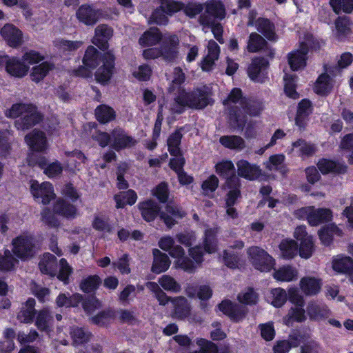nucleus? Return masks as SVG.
Returning <instances> with one entry per match:
<instances>
[{
	"mask_svg": "<svg viewBox=\"0 0 353 353\" xmlns=\"http://www.w3.org/2000/svg\"><path fill=\"white\" fill-rule=\"evenodd\" d=\"M319 44L311 34H307L303 41L300 42L299 49L288 54V63L292 70H298L306 65L307 54L309 49H316Z\"/></svg>",
	"mask_w": 353,
	"mask_h": 353,
	"instance_id": "2",
	"label": "nucleus"
},
{
	"mask_svg": "<svg viewBox=\"0 0 353 353\" xmlns=\"http://www.w3.org/2000/svg\"><path fill=\"white\" fill-rule=\"evenodd\" d=\"M267 44L266 41L259 34L252 32L250 34L247 50L250 52H257Z\"/></svg>",
	"mask_w": 353,
	"mask_h": 353,
	"instance_id": "49",
	"label": "nucleus"
},
{
	"mask_svg": "<svg viewBox=\"0 0 353 353\" xmlns=\"http://www.w3.org/2000/svg\"><path fill=\"white\" fill-rule=\"evenodd\" d=\"M142 217L146 221H153L160 212V207L154 201L148 200L139 204Z\"/></svg>",
	"mask_w": 353,
	"mask_h": 353,
	"instance_id": "26",
	"label": "nucleus"
},
{
	"mask_svg": "<svg viewBox=\"0 0 353 353\" xmlns=\"http://www.w3.org/2000/svg\"><path fill=\"white\" fill-rule=\"evenodd\" d=\"M17 262V260L12 256L10 250H6L3 254H0V270H12Z\"/></svg>",
	"mask_w": 353,
	"mask_h": 353,
	"instance_id": "57",
	"label": "nucleus"
},
{
	"mask_svg": "<svg viewBox=\"0 0 353 353\" xmlns=\"http://www.w3.org/2000/svg\"><path fill=\"white\" fill-rule=\"evenodd\" d=\"M114 316L112 310H104L91 319L92 322L97 325L103 326L108 323Z\"/></svg>",
	"mask_w": 353,
	"mask_h": 353,
	"instance_id": "63",
	"label": "nucleus"
},
{
	"mask_svg": "<svg viewBox=\"0 0 353 353\" xmlns=\"http://www.w3.org/2000/svg\"><path fill=\"white\" fill-rule=\"evenodd\" d=\"M101 13L99 10L92 8L89 5H82L76 12L79 21L87 26H93L99 20Z\"/></svg>",
	"mask_w": 353,
	"mask_h": 353,
	"instance_id": "21",
	"label": "nucleus"
},
{
	"mask_svg": "<svg viewBox=\"0 0 353 353\" xmlns=\"http://www.w3.org/2000/svg\"><path fill=\"white\" fill-rule=\"evenodd\" d=\"M220 48L218 44L213 40H210L208 45V54L202 61L201 68L204 71H210L214 65L216 60L219 59Z\"/></svg>",
	"mask_w": 353,
	"mask_h": 353,
	"instance_id": "23",
	"label": "nucleus"
},
{
	"mask_svg": "<svg viewBox=\"0 0 353 353\" xmlns=\"http://www.w3.org/2000/svg\"><path fill=\"white\" fill-rule=\"evenodd\" d=\"M70 334L76 345L87 343L91 337V333L87 329L76 326L70 328Z\"/></svg>",
	"mask_w": 353,
	"mask_h": 353,
	"instance_id": "45",
	"label": "nucleus"
},
{
	"mask_svg": "<svg viewBox=\"0 0 353 353\" xmlns=\"http://www.w3.org/2000/svg\"><path fill=\"white\" fill-rule=\"evenodd\" d=\"M162 39L161 34L157 28H150L139 38V43L142 46L156 45Z\"/></svg>",
	"mask_w": 353,
	"mask_h": 353,
	"instance_id": "38",
	"label": "nucleus"
},
{
	"mask_svg": "<svg viewBox=\"0 0 353 353\" xmlns=\"http://www.w3.org/2000/svg\"><path fill=\"white\" fill-rule=\"evenodd\" d=\"M251 263L261 272L270 271L274 265L273 258L264 250L259 247H251L248 251Z\"/></svg>",
	"mask_w": 353,
	"mask_h": 353,
	"instance_id": "6",
	"label": "nucleus"
},
{
	"mask_svg": "<svg viewBox=\"0 0 353 353\" xmlns=\"http://www.w3.org/2000/svg\"><path fill=\"white\" fill-rule=\"evenodd\" d=\"M101 283V279L97 275L90 276L82 280L80 287L86 293L91 292L96 290Z\"/></svg>",
	"mask_w": 353,
	"mask_h": 353,
	"instance_id": "60",
	"label": "nucleus"
},
{
	"mask_svg": "<svg viewBox=\"0 0 353 353\" xmlns=\"http://www.w3.org/2000/svg\"><path fill=\"white\" fill-rule=\"evenodd\" d=\"M294 216L299 219H306L312 226H316L322 223L332 220V212L327 208H315L307 206L299 208L294 212Z\"/></svg>",
	"mask_w": 353,
	"mask_h": 353,
	"instance_id": "3",
	"label": "nucleus"
},
{
	"mask_svg": "<svg viewBox=\"0 0 353 353\" xmlns=\"http://www.w3.org/2000/svg\"><path fill=\"white\" fill-rule=\"evenodd\" d=\"M216 233L217 231L214 228H209L205 230L204 237V248L205 252L208 253H214L216 251Z\"/></svg>",
	"mask_w": 353,
	"mask_h": 353,
	"instance_id": "51",
	"label": "nucleus"
},
{
	"mask_svg": "<svg viewBox=\"0 0 353 353\" xmlns=\"http://www.w3.org/2000/svg\"><path fill=\"white\" fill-rule=\"evenodd\" d=\"M31 192L34 197L41 199L43 204H48L55 196L52 185L49 182L41 184L37 181H30Z\"/></svg>",
	"mask_w": 353,
	"mask_h": 353,
	"instance_id": "12",
	"label": "nucleus"
},
{
	"mask_svg": "<svg viewBox=\"0 0 353 353\" xmlns=\"http://www.w3.org/2000/svg\"><path fill=\"white\" fill-rule=\"evenodd\" d=\"M182 6L181 10L190 18L195 17L204 9L203 4L197 2H189L186 5L179 3Z\"/></svg>",
	"mask_w": 353,
	"mask_h": 353,
	"instance_id": "62",
	"label": "nucleus"
},
{
	"mask_svg": "<svg viewBox=\"0 0 353 353\" xmlns=\"http://www.w3.org/2000/svg\"><path fill=\"white\" fill-rule=\"evenodd\" d=\"M54 211L67 218H74L77 214V209L74 205L68 203L64 200H58L54 206Z\"/></svg>",
	"mask_w": 353,
	"mask_h": 353,
	"instance_id": "42",
	"label": "nucleus"
},
{
	"mask_svg": "<svg viewBox=\"0 0 353 353\" xmlns=\"http://www.w3.org/2000/svg\"><path fill=\"white\" fill-rule=\"evenodd\" d=\"M171 302L174 306V312L176 317L184 319L190 314V305L185 297H175L172 299Z\"/></svg>",
	"mask_w": 353,
	"mask_h": 353,
	"instance_id": "36",
	"label": "nucleus"
},
{
	"mask_svg": "<svg viewBox=\"0 0 353 353\" xmlns=\"http://www.w3.org/2000/svg\"><path fill=\"white\" fill-rule=\"evenodd\" d=\"M53 67V65L48 62H43L39 65L33 67L30 74L32 80L35 83H39L44 79Z\"/></svg>",
	"mask_w": 353,
	"mask_h": 353,
	"instance_id": "47",
	"label": "nucleus"
},
{
	"mask_svg": "<svg viewBox=\"0 0 353 353\" xmlns=\"http://www.w3.org/2000/svg\"><path fill=\"white\" fill-rule=\"evenodd\" d=\"M292 339L294 347L303 344L301 346L300 353H319V344L311 339L310 335L308 333L298 332L294 333Z\"/></svg>",
	"mask_w": 353,
	"mask_h": 353,
	"instance_id": "11",
	"label": "nucleus"
},
{
	"mask_svg": "<svg viewBox=\"0 0 353 353\" xmlns=\"http://www.w3.org/2000/svg\"><path fill=\"white\" fill-rule=\"evenodd\" d=\"M283 80L285 82L284 90L287 96L292 99H297L299 97V94L295 89V76L285 74L283 77Z\"/></svg>",
	"mask_w": 353,
	"mask_h": 353,
	"instance_id": "58",
	"label": "nucleus"
},
{
	"mask_svg": "<svg viewBox=\"0 0 353 353\" xmlns=\"http://www.w3.org/2000/svg\"><path fill=\"white\" fill-rule=\"evenodd\" d=\"M13 252L14 254L26 260L31 258L34 253L32 238L30 236L21 235L12 241Z\"/></svg>",
	"mask_w": 353,
	"mask_h": 353,
	"instance_id": "8",
	"label": "nucleus"
},
{
	"mask_svg": "<svg viewBox=\"0 0 353 353\" xmlns=\"http://www.w3.org/2000/svg\"><path fill=\"white\" fill-rule=\"evenodd\" d=\"M25 139L32 150L43 151L47 147L46 137L42 131L34 130L26 136Z\"/></svg>",
	"mask_w": 353,
	"mask_h": 353,
	"instance_id": "22",
	"label": "nucleus"
},
{
	"mask_svg": "<svg viewBox=\"0 0 353 353\" xmlns=\"http://www.w3.org/2000/svg\"><path fill=\"white\" fill-rule=\"evenodd\" d=\"M111 136L112 139L111 146L116 150L132 147L137 143L133 137L128 136L123 130L120 128L112 130Z\"/></svg>",
	"mask_w": 353,
	"mask_h": 353,
	"instance_id": "20",
	"label": "nucleus"
},
{
	"mask_svg": "<svg viewBox=\"0 0 353 353\" xmlns=\"http://www.w3.org/2000/svg\"><path fill=\"white\" fill-rule=\"evenodd\" d=\"M307 313L310 319L319 321L327 318L330 311L325 305L310 302L307 307Z\"/></svg>",
	"mask_w": 353,
	"mask_h": 353,
	"instance_id": "30",
	"label": "nucleus"
},
{
	"mask_svg": "<svg viewBox=\"0 0 353 353\" xmlns=\"http://www.w3.org/2000/svg\"><path fill=\"white\" fill-rule=\"evenodd\" d=\"M154 261L152 271L156 274H160L166 271L170 265V260L168 255L161 252L159 250H154Z\"/></svg>",
	"mask_w": 353,
	"mask_h": 353,
	"instance_id": "27",
	"label": "nucleus"
},
{
	"mask_svg": "<svg viewBox=\"0 0 353 353\" xmlns=\"http://www.w3.org/2000/svg\"><path fill=\"white\" fill-rule=\"evenodd\" d=\"M237 168L236 176L244 178L249 181L256 180L261 174L259 166L252 164L246 160L241 159L236 163Z\"/></svg>",
	"mask_w": 353,
	"mask_h": 353,
	"instance_id": "17",
	"label": "nucleus"
},
{
	"mask_svg": "<svg viewBox=\"0 0 353 353\" xmlns=\"http://www.w3.org/2000/svg\"><path fill=\"white\" fill-rule=\"evenodd\" d=\"M293 150L300 156H310L315 152V147L313 144L308 143L304 140L299 139L292 144Z\"/></svg>",
	"mask_w": 353,
	"mask_h": 353,
	"instance_id": "56",
	"label": "nucleus"
},
{
	"mask_svg": "<svg viewBox=\"0 0 353 353\" xmlns=\"http://www.w3.org/2000/svg\"><path fill=\"white\" fill-rule=\"evenodd\" d=\"M32 104H27V103H15L12 105V107L7 110L6 112V115L7 117L10 118H17L20 117V118L26 113V110H28L31 108Z\"/></svg>",
	"mask_w": 353,
	"mask_h": 353,
	"instance_id": "59",
	"label": "nucleus"
},
{
	"mask_svg": "<svg viewBox=\"0 0 353 353\" xmlns=\"http://www.w3.org/2000/svg\"><path fill=\"white\" fill-rule=\"evenodd\" d=\"M1 34L12 48H18L23 43L22 32L12 24H6L1 30Z\"/></svg>",
	"mask_w": 353,
	"mask_h": 353,
	"instance_id": "16",
	"label": "nucleus"
},
{
	"mask_svg": "<svg viewBox=\"0 0 353 353\" xmlns=\"http://www.w3.org/2000/svg\"><path fill=\"white\" fill-rule=\"evenodd\" d=\"M321 283L319 279L314 277L306 276L300 281V288L307 296L316 295L321 290Z\"/></svg>",
	"mask_w": 353,
	"mask_h": 353,
	"instance_id": "29",
	"label": "nucleus"
},
{
	"mask_svg": "<svg viewBox=\"0 0 353 353\" xmlns=\"http://www.w3.org/2000/svg\"><path fill=\"white\" fill-rule=\"evenodd\" d=\"M179 39L176 35L165 37L161 49V57L168 62L174 61L178 56Z\"/></svg>",
	"mask_w": 353,
	"mask_h": 353,
	"instance_id": "14",
	"label": "nucleus"
},
{
	"mask_svg": "<svg viewBox=\"0 0 353 353\" xmlns=\"http://www.w3.org/2000/svg\"><path fill=\"white\" fill-rule=\"evenodd\" d=\"M188 108L203 109L210 103L208 92L202 88H196L192 92L181 90Z\"/></svg>",
	"mask_w": 353,
	"mask_h": 353,
	"instance_id": "7",
	"label": "nucleus"
},
{
	"mask_svg": "<svg viewBox=\"0 0 353 353\" xmlns=\"http://www.w3.org/2000/svg\"><path fill=\"white\" fill-rule=\"evenodd\" d=\"M116 201V207L117 208H123L126 204L133 205L137 200V193L133 190H128L125 192H122L119 194L114 196Z\"/></svg>",
	"mask_w": 353,
	"mask_h": 353,
	"instance_id": "41",
	"label": "nucleus"
},
{
	"mask_svg": "<svg viewBox=\"0 0 353 353\" xmlns=\"http://www.w3.org/2000/svg\"><path fill=\"white\" fill-rule=\"evenodd\" d=\"M330 5L337 14L341 11L348 14L353 11V0H330Z\"/></svg>",
	"mask_w": 353,
	"mask_h": 353,
	"instance_id": "54",
	"label": "nucleus"
},
{
	"mask_svg": "<svg viewBox=\"0 0 353 353\" xmlns=\"http://www.w3.org/2000/svg\"><path fill=\"white\" fill-rule=\"evenodd\" d=\"M82 301V296L74 294L71 296L64 293L60 294L56 299L57 305L59 307H76Z\"/></svg>",
	"mask_w": 353,
	"mask_h": 353,
	"instance_id": "43",
	"label": "nucleus"
},
{
	"mask_svg": "<svg viewBox=\"0 0 353 353\" xmlns=\"http://www.w3.org/2000/svg\"><path fill=\"white\" fill-rule=\"evenodd\" d=\"M283 258L290 259L297 254L298 245L293 240H283L279 245Z\"/></svg>",
	"mask_w": 353,
	"mask_h": 353,
	"instance_id": "50",
	"label": "nucleus"
},
{
	"mask_svg": "<svg viewBox=\"0 0 353 353\" xmlns=\"http://www.w3.org/2000/svg\"><path fill=\"white\" fill-rule=\"evenodd\" d=\"M159 283L166 291L178 293L181 290V285L169 275H163L159 278Z\"/></svg>",
	"mask_w": 353,
	"mask_h": 353,
	"instance_id": "55",
	"label": "nucleus"
},
{
	"mask_svg": "<svg viewBox=\"0 0 353 353\" xmlns=\"http://www.w3.org/2000/svg\"><path fill=\"white\" fill-rule=\"evenodd\" d=\"M306 319L305 310L302 307L291 308L288 314L283 318V322L287 325H292L294 321L303 322Z\"/></svg>",
	"mask_w": 353,
	"mask_h": 353,
	"instance_id": "53",
	"label": "nucleus"
},
{
	"mask_svg": "<svg viewBox=\"0 0 353 353\" xmlns=\"http://www.w3.org/2000/svg\"><path fill=\"white\" fill-rule=\"evenodd\" d=\"M215 171L221 177L225 179V182H227L233 176H236L234 163L228 159H223L218 162L215 165Z\"/></svg>",
	"mask_w": 353,
	"mask_h": 353,
	"instance_id": "35",
	"label": "nucleus"
},
{
	"mask_svg": "<svg viewBox=\"0 0 353 353\" xmlns=\"http://www.w3.org/2000/svg\"><path fill=\"white\" fill-rule=\"evenodd\" d=\"M257 30L269 40H275L274 25L268 19L259 18L256 23Z\"/></svg>",
	"mask_w": 353,
	"mask_h": 353,
	"instance_id": "39",
	"label": "nucleus"
},
{
	"mask_svg": "<svg viewBox=\"0 0 353 353\" xmlns=\"http://www.w3.org/2000/svg\"><path fill=\"white\" fill-rule=\"evenodd\" d=\"M161 4L152 13L150 20L158 25H165L168 23L167 15H172L183 8L179 2L174 0H157Z\"/></svg>",
	"mask_w": 353,
	"mask_h": 353,
	"instance_id": "5",
	"label": "nucleus"
},
{
	"mask_svg": "<svg viewBox=\"0 0 353 353\" xmlns=\"http://www.w3.org/2000/svg\"><path fill=\"white\" fill-rule=\"evenodd\" d=\"M187 107L181 91L179 92L172 102L169 105V110L172 114H181Z\"/></svg>",
	"mask_w": 353,
	"mask_h": 353,
	"instance_id": "61",
	"label": "nucleus"
},
{
	"mask_svg": "<svg viewBox=\"0 0 353 353\" xmlns=\"http://www.w3.org/2000/svg\"><path fill=\"white\" fill-rule=\"evenodd\" d=\"M39 267L43 274L54 276L57 274L58 268L57 258L53 254L46 253L41 259Z\"/></svg>",
	"mask_w": 353,
	"mask_h": 353,
	"instance_id": "25",
	"label": "nucleus"
},
{
	"mask_svg": "<svg viewBox=\"0 0 353 353\" xmlns=\"http://www.w3.org/2000/svg\"><path fill=\"white\" fill-rule=\"evenodd\" d=\"M112 30L106 25H99L95 29V35L92 43L100 49L104 50L108 48V40L112 37Z\"/></svg>",
	"mask_w": 353,
	"mask_h": 353,
	"instance_id": "24",
	"label": "nucleus"
},
{
	"mask_svg": "<svg viewBox=\"0 0 353 353\" xmlns=\"http://www.w3.org/2000/svg\"><path fill=\"white\" fill-rule=\"evenodd\" d=\"M53 317L50 311L47 309H43L37 312L35 325L42 332H49L51 330Z\"/></svg>",
	"mask_w": 353,
	"mask_h": 353,
	"instance_id": "34",
	"label": "nucleus"
},
{
	"mask_svg": "<svg viewBox=\"0 0 353 353\" xmlns=\"http://www.w3.org/2000/svg\"><path fill=\"white\" fill-rule=\"evenodd\" d=\"M220 143L225 148L236 151H241L245 148L244 139L236 135H225L219 139Z\"/></svg>",
	"mask_w": 353,
	"mask_h": 353,
	"instance_id": "33",
	"label": "nucleus"
},
{
	"mask_svg": "<svg viewBox=\"0 0 353 353\" xmlns=\"http://www.w3.org/2000/svg\"><path fill=\"white\" fill-rule=\"evenodd\" d=\"M196 344L201 347L200 350L192 353H218L216 345L211 341L199 339L196 341Z\"/></svg>",
	"mask_w": 353,
	"mask_h": 353,
	"instance_id": "64",
	"label": "nucleus"
},
{
	"mask_svg": "<svg viewBox=\"0 0 353 353\" xmlns=\"http://www.w3.org/2000/svg\"><path fill=\"white\" fill-rule=\"evenodd\" d=\"M182 138V134L180 130H176L172 133L168 139V146L170 154L172 156L181 154L179 145Z\"/></svg>",
	"mask_w": 353,
	"mask_h": 353,
	"instance_id": "52",
	"label": "nucleus"
},
{
	"mask_svg": "<svg viewBox=\"0 0 353 353\" xmlns=\"http://www.w3.org/2000/svg\"><path fill=\"white\" fill-rule=\"evenodd\" d=\"M318 168L323 174L329 172H344L345 167L333 161L327 159L320 160L318 163Z\"/></svg>",
	"mask_w": 353,
	"mask_h": 353,
	"instance_id": "46",
	"label": "nucleus"
},
{
	"mask_svg": "<svg viewBox=\"0 0 353 353\" xmlns=\"http://www.w3.org/2000/svg\"><path fill=\"white\" fill-rule=\"evenodd\" d=\"M332 268L338 272H350L353 270V260L349 256L338 257L333 261Z\"/></svg>",
	"mask_w": 353,
	"mask_h": 353,
	"instance_id": "48",
	"label": "nucleus"
},
{
	"mask_svg": "<svg viewBox=\"0 0 353 353\" xmlns=\"http://www.w3.org/2000/svg\"><path fill=\"white\" fill-rule=\"evenodd\" d=\"M32 109L26 111V113L18 120L15 121V125L19 130H28L36 124L41 119L42 116L37 111L36 106L32 105Z\"/></svg>",
	"mask_w": 353,
	"mask_h": 353,
	"instance_id": "18",
	"label": "nucleus"
},
{
	"mask_svg": "<svg viewBox=\"0 0 353 353\" xmlns=\"http://www.w3.org/2000/svg\"><path fill=\"white\" fill-rule=\"evenodd\" d=\"M268 65V61L263 57L254 58L248 68L249 77L253 81H256L259 74L265 70Z\"/></svg>",
	"mask_w": 353,
	"mask_h": 353,
	"instance_id": "32",
	"label": "nucleus"
},
{
	"mask_svg": "<svg viewBox=\"0 0 353 353\" xmlns=\"http://www.w3.org/2000/svg\"><path fill=\"white\" fill-rule=\"evenodd\" d=\"M4 65L8 73L19 78L26 75L29 69V66L19 58L0 56V67Z\"/></svg>",
	"mask_w": 353,
	"mask_h": 353,
	"instance_id": "9",
	"label": "nucleus"
},
{
	"mask_svg": "<svg viewBox=\"0 0 353 353\" xmlns=\"http://www.w3.org/2000/svg\"><path fill=\"white\" fill-rule=\"evenodd\" d=\"M274 277L278 281L290 282L297 279L298 272L294 268L285 265L276 270Z\"/></svg>",
	"mask_w": 353,
	"mask_h": 353,
	"instance_id": "40",
	"label": "nucleus"
},
{
	"mask_svg": "<svg viewBox=\"0 0 353 353\" xmlns=\"http://www.w3.org/2000/svg\"><path fill=\"white\" fill-rule=\"evenodd\" d=\"M185 215V212L174 203H169L166 205L165 210L160 214L161 219L165 224L171 228L176 223L177 219H182Z\"/></svg>",
	"mask_w": 353,
	"mask_h": 353,
	"instance_id": "19",
	"label": "nucleus"
},
{
	"mask_svg": "<svg viewBox=\"0 0 353 353\" xmlns=\"http://www.w3.org/2000/svg\"><path fill=\"white\" fill-rule=\"evenodd\" d=\"M224 187L225 190H228L225 197V206H234L241 196L240 179L236 176H233L227 182H225Z\"/></svg>",
	"mask_w": 353,
	"mask_h": 353,
	"instance_id": "13",
	"label": "nucleus"
},
{
	"mask_svg": "<svg viewBox=\"0 0 353 353\" xmlns=\"http://www.w3.org/2000/svg\"><path fill=\"white\" fill-rule=\"evenodd\" d=\"M35 300L30 298L22 305L20 312L17 314V319L20 322L23 323H30L33 321V318L36 314L34 309Z\"/></svg>",
	"mask_w": 353,
	"mask_h": 353,
	"instance_id": "28",
	"label": "nucleus"
},
{
	"mask_svg": "<svg viewBox=\"0 0 353 353\" xmlns=\"http://www.w3.org/2000/svg\"><path fill=\"white\" fill-rule=\"evenodd\" d=\"M333 88V80L327 74H321L317 79L314 90L321 95L327 94Z\"/></svg>",
	"mask_w": 353,
	"mask_h": 353,
	"instance_id": "37",
	"label": "nucleus"
},
{
	"mask_svg": "<svg viewBox=\"0 0 353 353\" xmlns=\"http://www.w3.org/2000/svg\"><path fill=\"white\" fill-rule=\"evenodd\" d=\"M159 245L162 250L168 251L170 256L174 258H179L185 254L183 248L180 245H174V241L170 236L161 238L159 242Z\"/></svg>",
	"mask_w": 353,
	"mask_h": 353,
	"instance_id": "31",
	"label": "nucleus"
},
{
	"mask_svg": "<svg viewBox=\"0 0 353 353\" xmlns=\"http://www.w3.org/2000/svg\"><path fill=\"white\" fill-rule=\"evenodd\" d=\"M114 57L110 52L104 54L102 58L103 64L97 69L95 73V78L100 83L108 82L112 74L114 68Z\"/></svg>",
	"mask_w": 353,
	"mask_h": 353,
	"instance_id": "15",
	"label": "nucleus"
},
{
	"mask_svg": "<svg viewBox=\"0 0 353 353\" xmlns=\"http://www.w3.org/2000/svg\"><path fill=\"white\" fill-rule=\"evenodd\" d=\"M99 53L92 46L88 47L83 59V63L86 68L81 67L76 70V74L82 77H88L90 76V69H94L99 65Z\"/></svg>",
	"mask_w": 353,
	"mask_h": 353,
	"instance_id": "10",
	"label": "nucleus"
},
{
	"mask_svg": "<svg viewBox=\"0 0 353 353\" xmlns=\"http://www.w3.org/2000/svg\"><path fill=\"white\" fill-rule=\"evenodd\" d=\"M223 104L229 110V122L234 129L243 130L245 122L246 115L255 117L259 115L264 109V103L259 100H248L242 97L241 90L234 88Z\"/></svg>",
	"mask_w": 353,
	"mask_h": 353,
	"instance_id": "1",
	"label": "nucleus"
},
{
	"mask_svg": "<svg viewBox=\"0 0 353 353\" xmlns=\"http://www.w3.org/2000/svg\"><path fill=\"white\" fill-rule=\"evenodd\" d=\"M95 115L100 123H106L114 119L115 112L110 106L101 105L96 108Z\"/></svg>",
	"mask_w": 353,
	"mask_h": 353,
	"instance_id": "44",
	"label": "nucleus"
},
{
	"mask_svg": "<svg viewBox=\"0 0 353 353\" xmlns=\"http://www.w3.org/2000/svg\"><path fill=\"white\" fill-rule=\"evenodd\" d=\"M205 11L199 17V23L203 26L212 25L216 20H222L225 15L223 4L217 0H210L203 4Z\"/></svg>",
	"mask_w": 353,
	"mask_h": 353,
	"instance_id": "4",
	"label": "nucleus"
}]
</instances>
